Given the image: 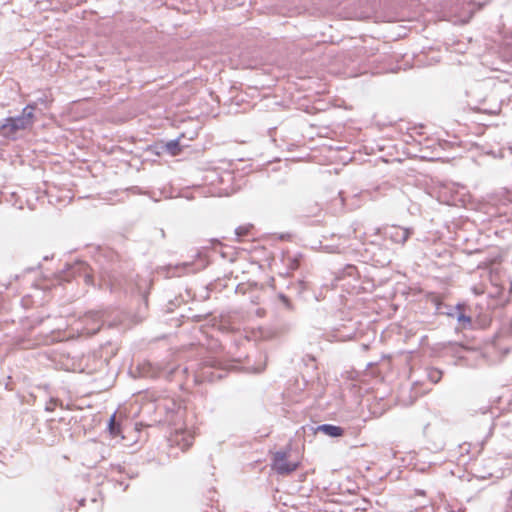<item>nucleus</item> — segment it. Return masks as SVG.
Returning a JSON list of instances; mask_svg holds the SVG:
<instances>
[{"label":"nucleus","mask_w":512,"mask_h":512,"mask_svg":"<svg viewBox=\"0 0 512 512\" xmlns=\"http://www.w3.org/2000/svg\"><path fill=\"white\" fill-rule=\"evenodd\" d=\"M34 110L35 106L27 105L21 116L7 118L0 127V135L15 139L19 131L31 128L34 123Z\"/></svg>","instance_id":"f257e3e1"},{"label":"nucleus","mask_w":512,"mask_h":512,"mask_svg":"<svg viewBox=\"0 0 512 512\" xmlns=\"http://www.w3.org/2000/svg\"><path fill=\"white\" fill-rule=\"evenodd\" d=\"M299 467V462L289 460V454L286 451L274 453L271 468L280 475H289Z\"/></svg>","instance_id":"f03ea898"},{"label":"nucleus","mask_w":512,"mask_h":512,"mask_svg":"<svg viewBox=\"0 0 512 512\" xmlns=\"http://www.w3.org/2000/svg\"><path fill=\"white\" fill-rule=\"evenodd\" d=\"M318 430L330 437H341L344 434L343 428L330 424L321 425L318 427Z\"/></svg>","instance_id":"7ed1b4c3"},{"label":"nucleus","mask_w":512,"mask_h":512,"mask_svg":"<svg viewBox=\"0 0 512 512\" xmlns=\"http://www.w3.org/2000/svg\"><path fill=\"white\" fill-rule=\"evenodd\" d=\"M253 228H254V226L252 224H244V225H240L239 227H237L235 230L237 241L241 242L244 237L249 236L251 234Z\"/></svg>","instance_id":"20e7f679"},{"label":"nucleus","mask_w":512,"mask_h":512,"mask_svg":"<svg viewBox=\"0 0 512 512\" xmlns=\"http://www.w3.org/2000/svg\"><path fill=\"white\" fill-rule=\"evenodd\" d=\"M165 149L172 156H177L182 151L181 146L177 140L167 142L165 145Z\"/></svg>","instance_id":"39448f33"},{"label":"nucleus","mask_w":512,"mask_h":512,"mask_svg":"<svg viewBox=\"0 0 512 512\" xmlns=\"http://www.w3.org/2000/svg\"><path fill=\"white\" fill-rule=\"evenodd\" d=\"M108 429L112 437H117L120 435V425L116 423V415L113 414L110 417Z\"/></svg>","instance_id":"423d86ee"},{"label":"nucleus","mask_w":512,"mask_h":512,"mask_svg":"<svg viewBox=\"0 0 512 512\" xmlns=\"http://www.w3.org/2000/svg\"><path fill=\"white\" fill-rule=\"evenodd\" d=\"M392 238H399V241L404 243L409 238V231L405 228L397 227L395 228V235H392Z\"/></svg>","instance_id":"0eeeda50"},{"label":"nucleus","mask_w":512,"mask_h":512,"mask_svg":"<svg viewBox=\"0 0 512 512\" xmlns=\"http://www.w3.org/2000/svg\"><path fill=\"white\" fill-rule=\"evenodd\" d=\"M430 378L434 382H438L441 378V373L438 370H433L430 372Z\"/></svg>","instance_id":"6e6552de"},{"label":"nucleus","mask_w":512,"mask_h":512,"mask_svg":"<svg viewBox=\"0 0 512 512\" xmlns=\"http://www.w3.org/2000/svg\"><path fill=\"white\" fill-rule=\"evenodd\" d=\"M458 319L460 322H463V323H467V324L471 323V318L468 316H465L463 314H461Z\"/></svg>","instance_id":"1a4fd4ad"},{"label":"nucleus","mask_w":512,"mask_h":512,"mask_svg":"<svg viewBox=\"0 0 512 512\" xmlns=\"http://www.w3.org/2000/svg\"><path fill=\"white\" fill-rule=\"evenodd\" d=\"M192 445V437L189 436V439H186L185 440V443L183 444L182 448L183 449H187L188 447H190Z\"/></svg>","instance_id":"9d476101"},{"label":"nucleus","mask_w":512,"mask_h":512,"mask_svg":"<svg viewBox=\"0 0 512 512\" xmlns=\"http://www.w3.org/2000/svg\"><path fill=\"white\" fill-rule=\"evenodd\" d=\"M473 291L476 295H481L484 293V290L483 289H477V288H473Z\"/></svg>","instance_id":"9b49d317"},{"label":"nucleus","mask_w":512,"mask_h":512,"mask_svg":"<svg viewBox=\"0 0 512 512\" xmlns=\"http://www.w3.org/2000/svg\"><path fill=\"white\" fill-rule=\"evenodd\" d=\"M480 267H488V264L486 262H482V264L480 265Z\"/></svg>","instance_id":"f8f14e48"}]
</instances>
